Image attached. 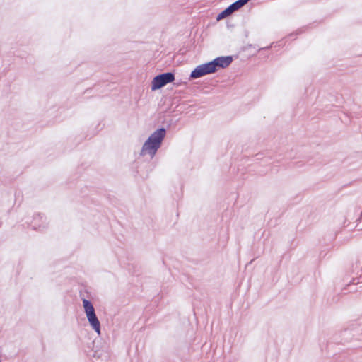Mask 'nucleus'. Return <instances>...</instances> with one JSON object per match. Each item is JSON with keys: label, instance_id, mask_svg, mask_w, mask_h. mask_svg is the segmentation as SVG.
<instances>
[{"label": "nucleus", "instance_id": "f257e3e1", "mask_svg": "<svg viewBox=\"0 0 362 362\" xmlns=\"http://www.w3.org/2000/svg\"><path fill=\"white\" fill-rule=\"evenodd\" d=\"M166 135V129L164 127L157 129L146 139L142 146L140 155L144 156L149 154L151 158H153L162 145V143Z\"/></svg>", "mask_w": 362, "mask_h": 362}, {"label": "nucleus", "instance_id": "f03ea898", "mask_svg": "<svg viewBox=\"0 0 362 362\" xmlns=\"http://www.w3.org/2000/svg\"><path fill=\"white\" fill-rule=\"evenodd\" d=\"M166 135V129L164 127L157 129L146 139L142 146L140 155L144 156L149 154L151 158H153L162 145V143Z\"/></svg>", "mask_w": 362, "mask_h": 362}, {"label": "nucleus", "instance_id": "7ed1b4c3", "mask_svg": "<svg viewBox=\"0 0 362 362\" xmlns=\"http://www.w3.org/2000/svg\"><path fill=\"white\" fill-rule=\"evenodd\" d=\"M166 135V129L164 127L157 129L146 139L142 146L140 155L144 156L149 154L151 158H153L162 145V143Z\"/></svg>", "mask_w": 362, "mask_h": 362}, {"label": "nucleus", "instance_id": "20e7f679", "mask_svg": "<svg viewBox=\"0 0 362 362\" xmlns=\"http://www.w3.org/2000/svg\"><path fill=\"white\" fill-rule=\"evenodd\" d=\"M80 296L82 300L84 312L90 326L98 335H100L101 332L100 322L95 314V308L93 307V303L90 300L86 299L84 296H81V293H80Z\"/></svg>", "mask_w": 362, "mask_h": 362}, {"label": "nucleus", "instance_id": "39448f33", "mask_svg": "<svg viewBox=\"0 0 362 362\" xmlns=\"http://www.w3.org/2000/svg\"><path fill=\"white\" fill-rule=\"evenodd\" d=\"M362 334V317L359 318L356 322L351 324V327L345 329L341 332L342 339L341 343L347 342L352 337H356V339L362 340L360 336Z\"/></svg>", "mask_w": 362, "mask_h": 362}, {"label": "nucleus", "instance_id": "423d86ee", "mask_svg": "<svg viewBox=\"0 0 362 362\" xmlns=\"http://www.w3.org/2000/svg\"><path fill=\"white\" fill-rule=\"evenodd\" d=\"M175 80V74L173 72H165L156 75L151 81V90H156L164 87L169 83Z\"/></svg>", "mask_w": 362, "mask_h": 362}, {"label": "nucleus", "instance_id": "0eeeda50", "mask_svg": "<svg viewBox=\"0 0 362 362\" xmlns=\"http://www.w3.org/2000/svg\"><path fill=\"white\" fill-rule=\"evenodd\" d=\"M215 70L213 67V65L210 62L204 63L196 66L191 72L189 75L190 79H197L201 78L204 76L214 74Z\"/></svg>", "mask_w": 362, "mask_h": 362}, {"label": "nucleus", "instance_id": "6e6552de", "mask_svg": "<svg viewBox=\"0 0 362 362\" xmlns=\"http://www.w3.org/2000/svg\"><path fill=\"white\" fill-rule=\"evenodd\" d=\"M250 0H237L230 4L227 8L221 11L216 16V20L220 21L230 16L235 11L241 8L243 6L247 4Z\"/></svg>", "mask_w": 362, "mask_h": 362}, {"label": "nucleus", "instance_id": "1a4fd4ad", "mask_svg": "<svg viewBox=\"0 0 362 362\" xmlns=\"http://www.w3.org/2000/svg\"><path fill=\"white\" fill-rule=\"evenodd\" d=\"M233 61V57L228 56H221L216 57L211 61L215 72L221 69H226L228 67Z\"/></svg>", "mask_w": 362, "mask_h": 362}, {"label": "nucleus", "instance_id": "9d476101", "mask_svg": "<svg viewBox=\"0 0 362 362\" xmlns=\"http://www.w3.org/2000/svg\"><path fill=\"white\" fill-rule=\"evenodd\" d=\"M45 218L42 214L38 213L33 215V220L30 223V228L34 230H38L40 231L47 228V223H45Z\"/></svg>", "mask_w": 362, "mask_h": 362}, {"label": "nucleus", "instance_id": "9b49d317", "mask_svg": "<svg viewBox=\"0 0 362 362\" xmlns=\"http://www.w3.org/2000/svg\"><path fill=\"white\" fill-rule=\"evenodd\" d=\"M362 283V276H359L357 277H353L351 281L346 285V286L343 288L342 293L346 294L348 293L356 292L358 291V288H355V286L357 284Z\"/></svg>", "mask_w": 362, "mask_h": 362}, {"label": "nucleus", "instance_id": "f8f14e48", "mask_svg": "<svg viewBox=\"0 0 362 362\" xmlns=\"http://www.w3.org/2000/svg\"><path fill=\"white\" fill-rule=\"evenodd\" d=\"M300 33H301V31H300V30H299V31H297L296 34H294V33H291V34L289 35V37H293V35H296L299 34Z\"/></svg>", "mask_w": 362, "mask_h": 362}, {"label": "nucleus", "instance_id": "ddd939ff", "mask_svg": "<svg viewBox=\"0 0 362 362\" xmlns=\"http://www.w3.org/2000/svg\"><path fill=\"white\" fill-rule=\"evenodd\" d=\"M271 46H272V45H270V46H267V47H264V48H261V49H259V50H262V49H269L271 47Z\"/></svg>", "mask_w": 362, "mask_h": 362}, {"label": "nucleus", "instance_id": "4468645a", "mask_svg": "<svg viewBox=\"0 0 362 362\" xmlns=\"http://www.w3.org/2000/svg\"><path fill=\"white\" fill-rule=\"evenodd\" d=\"M361 275H360V276H362V267H361Z\"/></svg>", "mask_w": 362, "mask_h": 362}, {"label": "nucleus", "instance_id": "2eb2a0df", "mask_svg": "<svg viewBox=\"0 0 362 362\" xmlns=\"http://www.w3.org/2000/svg\"><path fill=\"white\" fill-rule=\"evenodd\" d=\"M361 216H362V212H361Z\"/></svg>", "mask_w": 362, "mask_h": 362}]
</instances>
